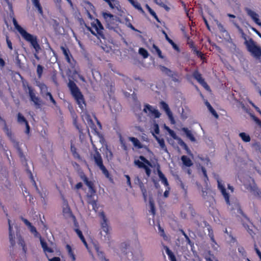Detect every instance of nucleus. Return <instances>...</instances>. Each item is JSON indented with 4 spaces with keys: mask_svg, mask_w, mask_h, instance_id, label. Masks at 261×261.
I'll return each instance as SVG.
<instances>
[{
    "mask_svg": "<svg viewBox=\"0 0 261 261\" xmlns=\"http://www.w3.org/2000/svg\"><path fill=\"white\" fill-rule=\"evenodd\" d=\"M40 243L41 246L43 249L44 252L46 254L47 252L51 253L53 252V250L51 248L47 247V244L45 242L43 241V240L40 237Z\"/></svg>",
    "mask_w": 261,
    "mask_h": 261,
    "instance_id": "c756f323",
    "label": "nucleus"
},
{
    "mask_svg": "<svg viewBox=\"0 0 261 261\" xmlns=\"http://www.w3.org/2000/svg\"><path fill=\"white\" fill-rule=\"evenodd\" d=\"M239 136L244 142H249L250 141V137L249 135L245 133H240Z\"/></svg>",
    "mask_w": 261,
    "mask_h": 261,
    "instance_id": "e433bc0d",
    "label": "nucleus"
},
{
    "mask_svg": "<svg viewBox=\"0 0 261 261\" xmlns=\"http://www.w3.org/2000/svg\"><path fill=\"white\" fill-rule=\"evenodd\" d=\"M32 2L35 7L37 9L39 13L42 14L43 11L39 0H32Z\"/></svg>",
    "mask_w": 261,
    "mask_h": 261,
    "instance_id": "4c0bfd02",
    "label": "nucleus"
},
{
    "mask_svg": "<svg viewBox=\"0 0 261 261\" xmlns=\"http://www.w3.org/2000/svg\"><path fill=\"white\" fill-rule=\"evenodd\" d=\"M181 160L185 166L189 167L193 165L192 160L186 155H182L181 158Z\"/></svg>",
    "mask_w": 261,
    "mask_h": 261,
    "instance_id": "a878e982",
    "label": "nucleus"
},
{
    "mask_svg": "<svg viewBox=\"0 0 261 261\" xmlns=\"http://www.w3.org/2000/svg\"><path fill=\"white\" fill-rule=\"evenodd\" d=\"M6 42H7V45H8V47H9V48L11 50H12V49H13L12 44L11 41L9 39V38L8 36H7V37H6Z\"/></svg>",
    "mask_w": 261,
    "mask_h": 261,
    "instance_id": "bf43d9fd",
    "label": "nucleus"
},
{
    "mask_svg": "<svg viewBox=\"0 0 261 261\" xmlns=\"http://www.w3.org/2000/svg\"><path fill=\"white\" fill-rule=\"evenodd\" d=\"M66 248L68 252V255L71 258L72 261H75L76 257L71 247L69 245H67Z\"/></svg>",
    "mask_w": 261,
    "mask_h": 261,
    "instance_id": "c85d7f7f",
    "label": "nucleus"
},
{
    "mask_svg": "<svg viewBox=\"0 0 261 261\" xmlns=\"http://www.w3.org/2000/svg\"><path fill=\"white\" fill-rule=\"evenodd\" d=\"M136 9L140 11L141 13H144V11L141 7L140 4L134 0L129 2Z\"/></svg>",
    "mask_w": 261,
    "mask_h": 261,
    "instance_id": "f704fd0d",
    "label": "nucleus"
},
{
    "mask_svg": "<svg viewBox=\"0 0 261 261\" xmlns=\"http://www.w3.org/2000/svg\"><path fill=\"white\" fill-rule=\"evenodd\" d=\"M245 10L247 14L251 18L254 22L259 26L261 27V22L259 19L258 14L249 8H246Z\"/></svg>",
    "mask_w": 261,
    "mask_h": 261,
    "instance_id": "2eb2a0df",
    "label": "nucleus"
},
{
    "mask_svg": "<svg viewBox=\"0 0 261 261\" xmlns=\"http://www.w3.org/2000/svg\"><path fill=\"white\" fill-rule=\"evenodd\" d=\"M152 135H153L155 140L157 141L158 143H159L161 148L162 150H163L165 152H168L167 147L165 144L164 140L163 138H161L156 136L155 134H154V133H152Z\"/></svg>",
    "mask_w": 261,
    "mask_h": 261,
    "instance_id": "aec40b11",
    "label": "nucleus"
},
{
    "mask_svg": "<svg viewBox=\"0 0 261 261\" xmlns=\"http://www.w3.org/2000/svg\"><path fill=\"white\" fill-rule=\"evenodd\" d=\"M110 7L112 9H116L117 10H119L120 9V5L119 3L117 0H110L109 3H108Z\"/></svg>",
    "mask_w": 261,
    "mask_h": 261,
    "instance_id": "cd10ccee",
    "label": "nucleus"
},
{
    "mask_svg": "<svg viewBox=\"0 0 261 261\" xmlns=\"http://www.w3.org/2000/svg\"><path fill=\"white\" fill-rule=\"evenodd\" d=\"M61 49L62 50L64 55L65 56L67 61L68 63H71V59H70L71 55H70L69 50L67 48H66L64 46H61Z\"/></svg>",
    "mask_w": 261,
    "mask_h": 261,
    "instance_id": "bb28decb",
    "label": "nucleus"
},
{
    "mask_svg": "<svg viewBox=\"0 0 261 261\" xmlns=\"http://www.w3.org/2000/svg\"><path fill=\"white\" fill-rule=\"evenodd\" d=\"M73 157L79 161H82V158L77 152H75L72 154Z\"/></svg>",
    "mask_w": 261,
    "mask_h": 261,
    "instance_id": "e2e57ef3",
    "label": "nucleus"
},
{
    "mask_svg": "<svg viewBox=\"0 0 261 261\" xmlns=\"http://www.w3.org/2000/svg\"><path fill=\"white\" fill-rule=\"evenodd\" d=\"M13 23L15 28L21 34L22 37L27 41L30 42L33 48L35 49L36 53H38L40 49V47L37 42V37L28 33L25 30L22 28L17 23L15 18H13Z\"/></svg>",
    "mask_w": 261,
    "mask_h": 261,
    "instance_id": "f03ea898",
    "label": "nucleus"
},
{
    "mask_svg": "<svg viewBox=\"0 0 261 261\" xmlns=\"http://www.w3.org/2000/svg\"><path fill=\"white\" fill-rule=\"evenodd\" d=\"M199 159L202 162L201 164L204 166H205L208 167H211V164L209 160L207 158H203L201 157H199Z\"/></svg>",
    "mask_w": 261,
    "mask_h": 261,
    "instance_id": "37998d69",
    "label": "nucleus"
},
{
    "mask_svg": "<svg viewBox=\"0 0 261 261\" xmlns=\"http://www.w3.org/2000/svg\"><path fill=\"white\" fill-rule=\"evenodd\" d=\"M47 97H48L49 100L53 103L54 105H56V102L50 92H46V94L44 97L47 99Z\"/></svg>",
    "mask_w": 261,
    "mask_h": 261,
    "instance_id": "3c124183",
    "label": "nucleus"
},
{
    "mask_svg": "<svg viewBox=\"0 0 261 261\" xmlns=\"http://www.w3.org/2000/svg\"><path fill=\"white\" fill-rule=\"evenodd\" d=\"M241 36H242V37L244 39V40L245 41H244V44H245V45H246V41H248V40H249L250 39H252L251 38H247L246 35L244 34V32L241 34Z\"/></svg>",
    "mask_w": 261,
    "mask_h": 261,
    "instance_id": "680f3d73",
    "label": "nucleus"
},
{
    "mask_svg": "<svg viewBox=\"0 0 261 261\" xmlns=\"http://www.w3.org/2000/svg\"><path fill=\"white\" fill-rule=\"evenodd\" d=\"M172 77L173 81L174 82H178V77L177 76V74L173 72V76H170Z\"/></svg>",
    "mask_w": 261,
    "mask_h": 261,
    "instance_id": "774afa93",
    "label": "nucleus"
},
{
    "mask_svg": "<svg viewBox=\"0 0 261 261\" xmlns=\"http://www.w3.org/2000/svg\"><path fill=\"white\" fill-rule=\"evenodd\" d=\"M207 108H208V110L210 111V112L215 116V117H216V118H217L218 117V114H217L215 110L212 108L211 105L210 106V107H208Z\"/></svg>",
    "mask_w": 261,
    "mask_h": 261,
    "instance_id": "5fc2aeb1",
    "label": "nucleus"
},
{
    "mask_svg": "<svg viewBox=\"0 0 261 261\" xmlns=\"http://www.w3.org/2000/svg\"><path fill=\"white\" fill-rule=\"evenodd\" d=\"M106 25L109 29H114L117 27L120 22L119 18L112 14L106 12L102 13Z\"/></svg>",
    "mask_w": 261,
    "mask_h": 261,
    "instance_id": "6e6552de",
    "label": "nucleus"
},
{
    "mask_svg": "<svg viewBox=\"0 0 261 261\" xmlns=\"http://www.w3.org/2000/svg\"><path fill=\"white\" fill-rule=\"evenodd\" d=\"M163 34L165 35V38H166V40H167V41H168L170 44H174L173 41L168 37V36L167 34L165 32V31H163Z\"/></svg>",
    "mask_w": 261,
    "mask_h": 261,
    "instance_id": "69168bd1",
    "label": "nucleus"
},
{
    "mask_svg": "<svg viewBox=\"0 0 261 261\" xmlns=\"http://www.w3.org/2000/svg\"><path fill=\"white\" fill-rule=\"evenodd\" d=\"M81 178L84 181L85 184L88 187L89 189V191L91 193V194L94 193L95 192L93 188V183L91 181H89L86 175L82 173L81 174Z\"/></svg>",
    "mask_w": 261,
    "mask_h": 261,
    "instance_id": "6ab92c4d",
    "label": "nucleus"
},
{
    "mask_svg": "<svg viewBox=\"0 0 261 261\" xmlns=\"http://www.w3.org/2000/svg\"><path fill=\"white\" fill-rule=\"evenodd\" d=\"M28 228L30 229V231L34 234V236L35 237H38L39 234H38V232L37 231L36 228L34 226H33L32 225Z\"/></svg>",
    "mask_w": 261,
    "mask_h": 261,
    "instance_id": "09e8293b",
    "label": "nucleus"
},
{
    "mask_svg": "<svg viewBox=\"0 0 261 261\" xmlns=\"http://www.w3.org/2000/svg\"><path fill=\"white\" fill-rule=\"evenodd\" d=\"M143 112L151 118H158L161 116V113L156 108L148 104L144 105Z\"/></svg>",
    "mask_w": 261,
    "mask_h": 261,
    "instance_id": "9b49d317",
    "label": "nucleus"
},
{
    "mask_svg": "<svg viewBox=\"0 0 261 261\" xmlns=\"http://www.w3.org/2000/svg\"><path fill=\"white\" fill-rule=\"evenodd\" d=\"M238 251L240 253V254L242 255V256H243L245 258H246L247 253L243 247L239 246L238 247Z\"/></svg>",
    "mask_w": 261,
    "mask_h": 261,
    "instance_id": "49530a36",
    "label": "nucleus"
},
{
    "mask_svg": "<svg viewBox=\"0 0 261 261\" xmlns=\"http://www.w3.org/2000/svg\"><path fill=\"white\" fill-rule=\"evenodd\" d=\"M149 204L150 206V212L152 214L154 215L155 214V207L153 202L151 200L149 201Z\"/></svg>",
    "mask_w": 261,
    "mask_h": 261,
    "instance_id": "13d9d810",
    "label": "nucleus"
},
{
    "mask_svg": "<svg viewBox=\"0 0 261 261\" xmlns=\"http://www.w3.org/2000/svg\"><path fill=\"white\" fill-rule=\"evenodd\" d=\"M216 22L219 31L221 32L225 33L226 34H228V33L225 29L224 27L220 22H219L218 20H216Z\"/></svg>",
    "mask_w": 261,
    "mask_h": 261,
    "instance_id": "a18cd8bd",
    "label": "nucleus"
},
{
    "mask_svg": "<svg viewBox=\"0 0 261 261\" xmlns=\"http://www.w3.org/2000/svg\"><path fill=\"white\" fill-rule=\"evenodd\" d=\"M153 130L154 131V134H159L160 133L159 126L158 124L154 123L153 126Z\"/></svg>",
    "mask_w": 261,
    "mask_h": 261,
    "instance_id": "6e6d98bb",
    "label": "nucleus"
},
{
    "mask_svg": "<svg viewBox=\"0 0 261 261\" xmlns=\"http://www.w3.org/2000/svg\"><path fill=\"white\" fill-rule=\"evenodd\" d=\"M98 216L100 219V226L102 230L100 232L101 239L105 242H108L110 240V227L109 225L108 220L103 212H100L98 214Z\"/></svg>",
    "mask_w": 261,
    "mask_h": 261,
    "instance_id": "7ed1b4c3",
    "label": "nucleus"
},
{
    "mask_svg": "<svg viewBox=\"0 0 261 261\" xmlns=\"http://www.w3.org/2000/svg\"><path fill=\"white\" fill-rule=\"evenodd\" d=\"M125 24L129 28H130L131 29H132L134 31H137L136 29L132 25L130 21L128 20L127 18H126L125 19Z\"/></svg>",
    "mask_w": 261,
    "mask_h": 261,
    "instance_id": "603ef678",
    "label": "nucleus"
},
{
    "mask_svg": "<svg viewBox=\"0 0 261 261\" xmlns=\"http://www.w3.org/2000/svg\"><path fill=\"white\" fill-rule=\"evenodd\" d=\"M129 139L133 143V145L136 148L138 149L146 148V147L144 145L142 144L138 139L134 137H130Z\"/></svg>",
    "mask_w": 261,
    "mask_h": 261,
    "instance_id": "4be33fe9",
    "label": "nucleus"
},
{
    "mask_svg": "<svg viewBox=\"0 0 261 261\" xmlns=\"http://www.w3.org/2000/svg\"><path fill=\"white\" fill-rule=\"evenodd\" d=\"M75 231L76 232L77 235L80 238L82 242L84 243V245L88 249V245L87 243L84 238V237L83 235L82 231L77 228L74 229Z\"/></svg>",
    "mask_w": 261,
    "mask_h": 261,
    "instance_id": "7c9ffc66",
    "label": "nucleus"
},
{
    "mask_svg": "<svg viewBox=\"0 0 261 261\" xmlns=\"http://www.w3.org/2000/svg\"><path fill=\"white\" fill-rule=\"evenodd\" d=\"M254 249L256 251V254L258 256L259 259L261 260V252L256 247V245H254Z\"/></svg>",
    "mask_w": 261,
    "mask_h": 261,
    "instance_id": "338daca9",
    "label": "nucleus"
},
{
    "mask_svg": "<svg viewBox=\"0 0 261 261\" xmlns=\"http://www.w3.org/2000/svg\"><path fill=\"white\" fill-rule=\"evenodd\" d=\"M68 86L71 91L72 96L79 105V107L82 110H84L85 107L84 97L79 89L76 86V84L74 83V82L69 81L68 84Z\"/></svg>",
    "mask_w": 261,
    "mask_h": 261,
    "instance_id": "20e7f679",
    "label": "nucleus"
},
{
    "mask_svg": "<svg viewBox=\"0 0 261 261\" xmlns=\"http://www.w3.org/2000/svg\"><path fill=\"white\" fill-rule=\"evenodd\" d=\"M152 51L153 53H156L160 58H164V57L162 55L161 50L154 44L153 45Z\"/></svg>",
    "mask_w": 261,
    "mask_h": 261,
    "instance_id": "ea45409f",
    "label": "nucleus"
},
{
    "mask_svg": "<svg viewBox=\"0 0 261 261\" xmlns=\"http://www.w3.org/2000/svg\"><path fill=\"white\" fill-rule=\"evenodd\" d=\"M160 70L167 74L168 76H173V71H171L169 69L166 68L165 66H160Z\"/></svg>",
    "mask_w": 261,
    "mask_h": 261,
    "instance_id": "c9c22d12",
    "label": "nucleus"
},
{
    "mask_svg": "<svg viewBox=\"0 0 261 261\" xmlns=\"http://www.w3.org/2000/svg\"><path fill=\"white\" fill-rule=\"evenodd\" d=\"M181 129L185 133L187 137L189 138L192 142L196 141L194 136L190 130L186 127H183Z\"/></svg>",
    "mask_w": 261,
    "mask_h": 261,
    "instance_id": "393cba45",
    "label": "nucleus"
},
{
    "mask_svg": "<svg viewBox=\"0 0 261 261\" xmlns=\"http://www.w3.org/2000/svg\"><path fill=\"white\" fill-rule=\"evenodd\" d=\"M160 105L161 108L165 111L166 115L168 116L171 123L174 124L175 123V121L168 105L165 102L163 101L160 102Z\"/></svg>",
    "mask_w": 261,
    "mask_h": 261,
    "instance_id": "4468645a",
    "label": "nucleus"
},
{
    "mask_svg": "<svg viewBox=\"0 0 261 261\" xmlns=\"http://www.w3.org/2000/svg\"><path fill=\"white\" fill-rule=\"evenodd\" d=\"M43 70V67L40 65H38L37 68V73L39 78L41 77L42 74Z\"/></svg>",
    "mask_w": 261,
    "mask_h": 261,
    "instance_id": "de8ad7c7",
    "label": "nucleus"
},
{
    "mask_svg": "<svg viewBox=\"0 0 261 261\" xmlns=\"http://www.w3.org/2000/svg\"><path fill=\"white\" fill-rule=\"evenodd\" d=\"M215 179L217 180L218 188L221 191L225 202L228 205V208L231 211H233V213L238 216L243 215L242 210L237 200H230L229 193L227 192L225 189L224 182L218 175L215 176Z\"/></svg>",
    "mask_w": 261,
    "mask_h": 261,
    "instance_id": "f257e3e1",
    "label": "nucleus"
},
{
    "mask_svg": "<svg viewBox=\"0 0 261 261\" xmlns=\"http://www.w3.org/2000/svg\"><path fill=\"white\" fill-rule=\"evenodd\" d=\"M245 188L255 197H260L261 193L258 189L254 183V180L250 177H247L246 178L241 180Z\"/></svg>",
    "mask_w": 261,
    "mask_h": 261,
    "instance_id": "423d86ee",
    "label": "nucleus"
},
{
    "mask_svg": "<svg viewBox=\"0 0 261 261\" xmlns=\"http://www.w3.org/2000/svg\"><path fill=\"white\" fill-rule=\"evenodd\" d=\"M8 224H9V240L11 244L13 245L15 243L14 238L15 234L14 232L13 231L12 225L11 224V221L8 219Z\"/></svg>",
    "mask_w": 261,
    "mask_h": 261,
    "instance_id": "412c9836",
    "label": "nucleus"
},
{
    "mask_svg": "<svg viewBox=\"0 0 261 261\" xmlns=\"http://www.w3.org/2000/svg\"><path fill=\"white\" fill-rule=\"evenodd\" d=\"M135 164L140 168H144L148 176H149L151 173V170L149 167L151 165L150 162L144 156H140L139 160H136L134 161Z\"/></svg>",
    "mask_w": 261,
    "mask_h": 261,
    "instance_id": "9d476101",
    "label": "nucleus"
},
{
    "mask_svg": "<svg viewBox=\"0 0 261 261\" xmlns=\"http://www.w3.org/2000/svg\"><path fill=\"white\" fill-rule=\"evenodd\" d=\"M125 177H126V180H127V184L130 188H132V184H131V182H130V177L128 175H125Z\"/></svg>",
    "mask_w": 261,
    "mask_h": 261,
    "instance_id": "0e129e2a",
    "label": "nucleus"
},
{
    "mask_svg": "<svg viewBox=\"0 0 261 261\" xmlns=\"http://www.w3.org/2000/svg\"><path fill=\"white\" fill-rule=\"evenodd\" d=\"M109 107L111 112L113 114H117L121 110L120 103L114 99L111 100L109 102Z\"/></svg>",
    "mask_w": 261,
    "mask_h": 261,
    "instance_id": "dca6fc26",
    "label": "nucleus"
},
{
    "mask_svg": "<svg viewBox=\"0 0 261 261\" xmlns=\"http://www.w3.org/2000/svg\"><path fill=\"white\" fill-rule=\"evenodd\" d=\"M88 203L91 204L92 206V208L95 212L98 208V206L96 203V201L92 198V196L89 198L88 199Z\"/></svg>",
    "mask_w": 261,
    "mask_h": 261,
    "instance_id": "473e14b6",
    "label": "nucleus"
},
{
    "mask_svg": "<svg viewBox=\"0 0 261 261\" xmlns=\"http://www.w3.org/2000/svg\"><path fill=\"white\" fill-rule=\"evenodd\" d=\"M95 249L97 253V255L99 256V257L101 259H102L103 258V253L99 250L98 247H97V246H95Z\"/></svg>",
    "mask_w": 261,
    "mask_h": 261,
    "instance_id": "864d4df0",
    "label": "nucleus"
},
{
    "mask_svg": "<svg viewBox=\"0 0 261 261\" xmlns=\"http://www.w3.org/2000/svg\"><path fill=\"white\" fill-rule=\"evenodd\" d=\"M210 237H211V240L212 242V243L211 244L212 247L214 249V250H217L218 249V245L215 242L213 236L211 234Z\"/></svg>",
    "mask_w": 261,
    "mask_h": 261,
    "instance_id": "8fccbe9b",
    "label": "nucleus"
},
{
    "mask_svg": "<svg viewBox=\"0 0 261 261\" xmlns=\"http://www.w3.org/2000/svg\"><path fill=\"white\" fill-rule=\"evenodd\" d=\"M62 213L64 217L67 219H71L74 222L75 221V217L72 215L71 210L67 203V202L65 201L63 204L62 206Z\"/></svg>",
    "mask_w": 261,
    "mask_h": 261,
    "instance_id": "ddd939ff",
    "label": "nucleus"
},
{
    "mask_svg": "<svg viewBox=\"0 0 261 261\" xmlns=\"http://www.w3.org/2000/svg\"><path fill=\"white\" fill-rule=\"evenodd\" d=\"M17 121L19 123L25 125L26 130L25 132L27 134H29L30 133V126L25 118L21 113H18L17 115Z\"/></svg>",
    "mask_w": 261,
    "mask_h": 261,
    "instance_id": "a211bd4d",
    "label": "nucleus"
},
{
    "mask_svg": "<svg viewBox=\"0 0 261 261\" xmlns=\"http://www.w3.org/2000/svg\"><path fill=\"white\" fill-rule=\"evenodd\" d=\"M82 118L86 124L90 127L92 130H93L94 134H97V132L96 130V127L94 125V123L93 120H95L97 122V124L100 125L99 122L97 120L95 116L92 115H91L90 114L87 113V112H83L82 114Z\"/></svg>",
    "mask_w": 261,
    "mask_h": 261,
    "instance_id": "1a4fd4ad",
    "label": "nucleus"
},
{
    "mask_svg": "<svg viewBox=\"0 0 261 261\" xmlns=\"http://www.w3.org/2000/svg\"><path fill=\"white\" fill-rule=\"evenodd\" d=\"M158 175L160 180H161L162 183L166 187H168L169 184L167 178L163 174V173L160 170H158Z\"/></svg>",
    "mask_w": 261,
    "mask_h": 261,
    "instance_id": "2f4dec72",
    "label": "nucleus"
},
{
    "mask_svg": "<svg viewBox=\"0 0 261 261\" xmlns=\"http://www.w3.org/2000/svg\"><path fill=\"white\" fill-rule=\"evenodd\" d=\"M205 259L206 261H218L213 255L206 257Z\"/></svg>",
    "mask_w": 261,
    "mask_h": 261,
    "instance_id": "052dcab7",
    "label": "nucleus"
},
{
    "mask_svg": "<svg viewBox=\"0 0 261 261\" xmlns=\"http://www.w3.org/2000/svg\"><path fill=\"white\" fill-rule=\"evenodd\" d=\"M100 170L102 171L103 174L106 176V177L109 179L110 180L112 181V179L110 177L109 173L108 171L107 170V169L105 168L104 166H102V167L99 168Z\"/></svg>",
    "mask_w": 261,
    "mask_h": 261,
    "instance_id": "79ce46f5",
    "label": "nucleus"
},
{
    "mask_svg": "<svg viewBox=\"0 0 261 261\" xmlns=\"http://www.w3.org/2000/svg\"><path fill=\"white\" fill-rule=\"evenodd\" d=\"M39 87L40 89L41 93L43 97L45 96V95L46 94V92H48L47 91V86L44 84H40L39 85Z\"/></svg>",
    "mask_w": 261,
    "mask_h": 261,
    "instance_id": "58836bf2",
    "label": "nucleus"
},
{
    "mask_svg": "<svg viewBox=\"0 0 261 261\" xmlns=\"http://www.w3.org/2000/svg\"><path fill=\"white\" fill-rule=\"evenodd\" d=\"M91 25V28H89V30L91 32L93 35H95L98 39H104L103 34V28L100 22L98 19H95L92 22Z\"/></svg>",
    "mask_w": 261,
    "mask_h": 261,
    "instance_id": "0eeeda50",
    "label": "nucleus"
},
{
    "mask_svg": "<svg viewBox=\"0 0 261 261\" xmlns=\"http://www.w3.org/2000/svg\"><path fill=\"white\" fill-rule=\"evenodd\" d=\"M246 47L252 56L257 60L261 59V47L253 39L246 41Z\"/></svg>",
    "mask_w": 261,
    "mask_h": 261,
    "instance_id": "39448f33",
    "label": "nucleus"
},
{
    "mask_svg": "<svg viewBox=\"0 0 261 261\" xmlns=\"http://www.w3.org/2000/svg\"><path fill=\"white\" fill-rule=\"evenodd\" d=\"M28 93L30 100L32 101L36 108H40L41 105V99L36 95L34 90L32 88H29Z\"/></svg>",
    "mask_w": 261,
    "mask_h": 261,
    "instance_id": "f8f14e48",
    "label": "nucleus"
},
{
    "mask_svg": "<svg viewBox=\"0 0 261 261\" xmlns=\"http://www.w3.org/2000/svg\"><path fill=\"white\" fill-rule=\"evenodd\" d=\"M164 128L168 132L169 135L172 137L174 139H177L178 138L177 135L175 133L172 129H171L168 126L164 124Z\"/></svg>",
    "mask_w": 261,
    "mask_h": 261,
    "instance_id": "72a5a7b5",
    "label": "nucleus"
},
{
    "mask_svg": "<svg viewBox=\"0 0 261 261\" xmlns=\"http://www.w3.org/2000/svg\"><path fill=\"white\" fill-rule=\"evenodd\" d=\"M194 77L207 91L210 90V87L202 79L201 75L197 71L193 73Z\"/></svg>",
    "mask_w": 261,
    "mask_h": 261,
    "instance_id": "f3484780",
    "label": "nucleus"
},
{
    "mask_svg": "<svg viewBox=\"0 0 261 261\" xmlns=\"http://www.w3.org/2000/svg\"><path fill=\"white\" fill-rule=\"evenodd\" d=\"M139 53L144 58H147L148 57V53L147 51L143 48H140L139 50Z\"/></svg>",
    "mask_w": 261,
    "mask_h": 261,
    "instance_id": "c03bdc74",
    "label": "nucleus"
},
{
    "mask_svg": "<svg viewBox=\"0 0 261 261\" xmlns=\"http://www.w3.org/2000/svg\"><path fill=\"white\" fill-rule=\"evenodd\" d=\"M164 249L168 256V258L170 261H177L175 255L167 246H164Z\"/></svg>",
    "mask_w": 261,
    "mask_h": 261,
    "instance_id": "b1692460",
    "label": "nucleus"
},
{
    "mask_svg": "<svg viewBox=\"0 0 261 261\" xmlns=\"http://www.w3.org/2000/svg\"><path fill=\"white\" fill-rule=\"evenodd\" d=\"M22 84L24 90L28 93V91H29V88L32 87L29 86L27 82H23Z\"/></svg>",
    "mask_w": 261,
    "mask_h": 261,
    "instance_id": "4d7b16f0",
    "label": "nucleus"
},
{
    "mask_svg": "<svg viewBox=\"0 0 261 261\" xmlns=\"http://www.w3.org/2000/svg\"><path fill=\"white\" fill-rule=\"evenodd\" d=\"M93 158L95 163L99 167V168L103 166L100 154L97 151H96L95 153H94Z\"/></svg>",
    "mask_w": 261,
    "mask_h": 261,
    "instance_id": "5701e85b",
    "label": "nucleus"
},
{
    "mask_svg": "<svg viewBox=\"0 0 261 261\" xmlns=\"http://www.w3.org/2000/svg\"><path fill=\"white\" fill-rule=\"evenodd\" d=\"M4 124H5V127L4 128V132L7 135V136L10 138V139L12 141H14V139L13 138L12 134V133H11V130H10L9 129L8 127L7 126V125L6 124V123L5 122H4Z\"/></svg>",
    "mask_w": 261,
    "mask_h": 261,
    "instance_id": "a19ab883",
    "label": "nucleus"
}]
</instances>
